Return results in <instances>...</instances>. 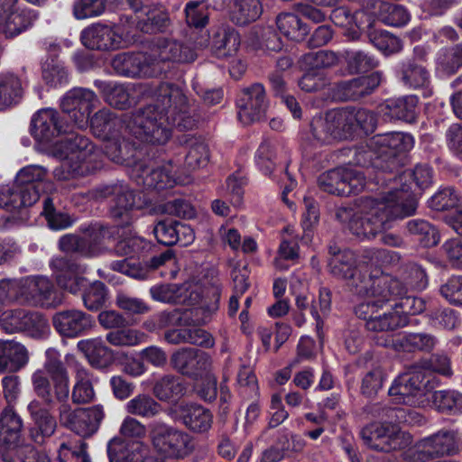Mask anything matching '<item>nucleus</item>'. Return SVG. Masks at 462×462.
I'll return each mask as SVG.
<instances>
[{
    "label": "nucleus",
    "instance_id": "obj_47",
    "mask_svg": "<svg viewBox=\"0 0 462 462\" xmlns=\"http://www.w3.org/2000/svg\"><path fill=\"white\" fill-rule=\"evenodd\" d=\"M368 41L385 56L398 53L402 49V41L396 35L382 29H375L370 23L365 32Z\"/></svg>",
    "mask_w": 462,
    "mask_h": 462
},
{
    "label": "nucleus",
    "instance_id": "obj_51",
    "mask_svg": "<svg viewBox=\"0 0 462 462\" xmlns=\"http://www.w3.org/2000/svg\"><path fill=\"white\" fill-rule=\"evenodd\" d=\"M439 344L438 337L427 332L406 333L398 339L400 350L407 353H430Z\"/></svg>",
    "mask_w": 462,
    "mask_h": 462
},
{
    "label": "nucleus",
    "instance_id": "obj_33",
    "mask_svg": "<svg viewBox=\"0 0 462 462\" xmlns=\"http://www.w3.org/2000/svg\"><path fill=\"white\" fill-rule=\"evenodd\" d=\"M29 362V352L20 342L0 339V374H15Z\"/></svg>",
    "mask_w": 462,
    "mask_h": 462
},
{
    "label": "nucleus",
    "instance_id": "obj_5",
    "mask_svg": "<svg viewBox=\"0 0 462 462\" xmlns=\"http://www.w3.org/2000/svg\"><path fill=\"white\" fill-rule=\"evenodd\" d=\"M360 435L366 447L383 453L404 449L412 442L410 433L402 431L400 428H389L380 422L365 426Z\"/></svg>",
    "mask_w": 462,
    "mask_h": 462
},
{
    "label": "nucleus",
    "instance_id": "obj_14",
    "mask_svg": "<svg viewBox=\"0 0 462 462\" xmlns=\"http://www.w3.org/2000/svg\"><path fill=\"white\" fill-rule=\"evenodd\" d=\"M68 128V124L57 110L42 108L32 116L30 134L37 143L47 145L67 133Z\"/></svg>",
    "mask_w": 462,
    "mask_h": 462
},
{
    "label": "nucleus",
    "instance_id": "obj_28",
    "mask_svg": "<svg viewBox=\"0 0 462 462\" xmlns=\"http://www.w3.org/2000/svg\"><path fill=\"white\" fill-rule=\"evenodd\" d=\"M82 44L92 51H111L120 47L113 29L104 23H97L86 27L80 33Z\"/></svg>",
    "mask_w": 462,
    "mask_h": 462
},
{
    "label": "nucleus",
    "instance_id": "obj_11",
    "mask_svg": "<svg viewBox=\"0 0 462 462\" xmlns=\"http://www.w3.org/2000/svg\"><path fill=\"white\" fill-rule=\"evenodd\" d=\"M98 102L97 95L89 88H73L61 99L60 107L78 129L88 126L89 116Z\"/></svg>",
    "mask_w": 462,
    "mask_h": 462
},
{
    "label": "nucleus",
    "instance_id": "obj_32",
    "mask_svg": "<svg viewBox=\"0 0 462 462\" xmlns=\"http://www.w3.org/2000/svg\"><path fill=\"white\" fill-rule=\"evenodd\" d=\"M328 272L337 279L350 277L351 272L358 266L356 254L349 249H342L333 241L328 245Z\"/></svg>",
    "mask_w": 462,
    "mask_h": 462
},
{
    "label": "nucleus",
    "instance_id": "obj_38",
    "mask_svg": "<svg viewBox=\"0 0 462 462\" xmlns=\"http://www.w3.org/2000/svg\"><path fill=\"white\" fill-rule=\"evenodd\" d=\"M144 446L140 441L113 438L107 444L109 462H143Z\"/></svg>",
    "mask_w": 462,
    "mask_h": 462
},
{
    "label": "nucleus",
    "instance_id": "obj_55",
    "mask_svg": "<svg viewBox=\"0 0 462 462\" xmlns=\"http://www.w3.org/2000/svg\"><path fill=\"white\" fill-rule=\"evenodd\" d=\"M276 24L283 35L295 42L303 41L310 32L308 25L298 15L291 13L279 14Z\"/></svg>",
    "mask_w": 462,
    "mask_h": 462
},
{
    "label": "nucleus",
    "instance_id": "obj_19",
    "mask_svg": "<svg viewBox=\"0 0 462 462\" xmlns=\"http://www.w3.org/2000/svg\"><path fill=\"white\" fill-rule=\"evenodd\" d=\"M52 408L42 404L39 400H32L27 406L32 421L28 430L29 438L35 444L43 445L57 430L56 418L51 411Z\"/></svg>",
    "mask_w": 462,
    "mask_h": 462
},
{
    "label": "nucleus",
    "instance_id": "obj_56",
    "mask_svg": "<svg viewBox=\"0 0 462 462\" xmlns=\"http://www.w3.org/2000/svg\"><path fill=\"white\" fill-rule=\"evenodd\" d=\"M330 120L333 140L354 138L352 116L350 108H338L328 111Z\"/></svg>",
    "mask_w": 462,
    "mask_h": 462
},
{
    "label": "nucleus",
    "instance_id": "obj_20",
    "mask_svg": "<svg viewBox=\"0 0 462 462\" xmlns=\"http://www.w3.org/2000/svg\"><path fill=\"white\" fill-rule=\"evenodd\" d=\"M373 143L378 147L385 162L396 159L398 163L395 172H398L403 165L405 153L413 147L414 139L410 134L393 132L374 135Z\"/></svg>",
    "mask_w": 462,
    "mask_h": 462
},
{
    "label": "nucleus",
    "instance_id": "obj_8",
    "mask_svg": "<svg viewBox=\"0 0 462 462\" xmlns=\"http://www.w3.org/2000/svg\"><path fill=\"white\" fill-rule=\"evenodd\" d=\"M0 326L8 334L23 332L33 338L42 337L49 328L44 315L23 309L3 311L0 314Z\"/></svg>",
    "mask_w": 462,
    "mask_h": 462
},
{
    "label": "nucleus",
    "instance_id": "obj_60",
    "mask_svg": "<svg viewBox=\"0 0 462 462\" xmlns=\"http://www.w3.org/2000/svg\"><path fill=\"white\" fill-rule=\"evenodd\" d=\"M185 390L178 377L167 374L154 383L152 393L160 401L169 402L182 396Z\"/></svg>",
    "mask_w": 462,
    "mask_h": 462
},
{
    "label": "nucleus",
    "instance_id": "obj_3",
    "mask_svg": "<svg viewBox=\"0 0 462 462\" xmlns=\"http://www.w3.org/2000/svg\"><path fill=\"white\" fill-rule=\"evenodd\" d=\"M147 51L156 79H168L172 73L173 64L190 63L197 58L191 47L165 37L151 40Z\"/></svg>",
    "mask_w": 462,
    "mask_h": 462
},
{
    "label": "nucleus",
    "instance_id": "obj_61",
    "mask_svg": "<svg viewBox=\"0 0 462 462\" xmlns=\"http://www.w3.org/2000/svg\"><path fill=\"white\" fill-rule=\"evenodd\" d=\"M346 168H335L323 172L318 178V185L325 192L344 197L346 195Z\"/></svg>",
    "mask_w": 462,
    "mask_h": 462
},
{
    "label": "nucleus",
    "instance_id": "obj_59",
    "mask_svg": "<svg viewBox=\"0 0 462 462\" xmlns=\"http://www.w3.org/2000/svg\"><path fill=\"white\" fill-rule=\"evenodd\" d=\"M377 18L386 25L401 27L408 23L410 14L407 9L401 5L381 2L377 11Z\"/></svg>",
    "mask_w": 462,
    "mask_h": 462
},
{
    "label": "nucleus",
    "instance_id": "obj_30",
    "mask_svg": "<svg viewBox=\"0 0 462 462\" xmlns=\"http://www.w3.org/2000/svg\"><path fill=\"white\" fill-rule=\"evenodd\" d=\"M120 225L109 226L101 222L88 225L82 230L86 236L91 257L97 256L106 250L109 244L119 237Z\"/></svg>",
    "mask_w": 462,
    "mask_h": 462
},
{
    "label": "nucleus",
    "instance_id": "obj_58",
    "mask_svg": "<svg viewBox=\"0 0 462 462\" xmlns=\"http://www.w3.org/2000/svg\"><path fill=\"white\" fill-rule=\"evenodd\" d=\"M76 383L71 391V400L75 404H86L94 401L96 393L89 373L79 368L76 373Z\"/></svg>",
    "mask_w": 462,
    "mask_h": 462
},
{
    "label": "nucleus",
    "instance_id": "obj_34",
    "mask_svg": "<svg viewBox=\"0 0 462 462\" xmlns=\"http://www.w3.org/2000/svg\"><path fill=\"white\" fill-rule=\"evenodd\" d=\"M20 289L21 304L37 306L50 300L53 285L45 277H26L20 279Z\"/></svg>",
    "mask_w": 462,
    "mask_h": 462
},
{
    "label": "nucleus",
    "instance_id": "obj_46",
    "mask_svg": "<svg viewBox=\"0 0 462 462\" xmlns=\"http://www.w3.org/2000/svg\"><path fill=\"white\" fill-rule=\"evenodd\" d=\"M350 277H345L343 281L348 290L358 296L365 297L375 290V282L383 278H392L388 275L374 276L368 271L361 266H357L354 272H351Z\"/></svg>",
    "mask_w": 462,
    "mask_h": 462
},
{
    "label": "nucleus",
    "instance_id": "obj_64",
    "mask_svg": "<svg viewBox=\"0 0 462 462\" xmlns=\"http://www.w3.org/2000/svg\"><path fill=\"white\" fill-rule=\"evenodd\" d=\"M99 88L106 101L111 106L120 110H125L131 106L130 94L124 85L100 82Z\"/></svg>",
    "mask_w": 462,
    "mask_h": 462
},
{
    "label": "nucleus",
    "instance_id": "obj_15",
    "mask_svg": "<svg viewBox=\"0 0 462 462\" xmlns=\"http://www.w3.org/2000/svg\"><path fill=\"white\" fill-rule=\"evenodd\" d=\"M392 222V210L377 204L366 216L356 214L351 218L348 229L360 239H372L382 231L391 228Z\"/></svg>",
    "mask_w": 462,
    "mask_h": 462
},
{
    "label": "nucleus",
    "instance_id": "obj_6",
    "mask_svg": "<svg viewBox=\"0 0 462 462\" xmlns=\"http://www.w3.org/2000/svg\"><path fill=\"white\" fill-rule=\"evenodd\" d=\"M59 402L58 411L60 423L83 438L90 437L97 432L105 417L101 405L71 410L68 401Z\"/></svg>",
    "mask_w": 462,
    "mask_h": 462
},
{
    "label": "nucleus",
    "instance_id": "obj_16",
    "mask_svg": "<svg viewBox=\"0 0 462 462\" xmlns=\"http://www.w3.org/2000/svg\"><path fill=\"white\" fill-rule=\"evenodd\" d=\"M268 104L264 86L253 83L241 90L237 100L238 117L244 124L259 121L265 116Z\"/></svg>",
    "mask_w": 462,
    "mask_h": 462
},
{
    "label": "nucleus",
    "instance_id": "obj_36",
    "mask_svg": "<svg viewBox=\"0 0 462 462\" xmlns=\"http://www.w3.org/2000/svg\"><path fill=\"white\" fill-rule=\"evenodd\" d=\"M48 171L39 165H29L21 169L16 174L14 183L22 189L36 194V200L40 199L41 192L51 189L53 182L47 181Z\"/></svg>",
    "mask_w": 462,
    "mask_h": 462
},
{
    "label": "nucleus",
    "instance_id": "obj_7",
    "mask_svg": "<svg viewBox=\"0 0 462 462\" xmlns=\"http://www.w3.org/2000/svg\"><path fill=\"white\" fill-rule=\"evenodd\" d=\"M152 445L159 452L172 457H183L194 449L192 437L181 430L161 421L151 424Z\"/></svg>",
    "mask_w": 462,
    "mask_h": 462
},
{
    "label": "nucleus",
    "instance_id": "obj_31",
    "mask_svg": "<svg viewBox=\"0 0 462 462\" xmlns=\"http://www.w3.org/2000/svg\"><path fill=\"white\" fill-rule=\"evenodd\" d=\"M418 103L419 99L415 95L388 99L381 105V113L385 120H400L412 124L418 117Z\"/></svg>",
    "mask_w": 462,
    "mask_h": 462
},
{
    "label": "nucleus",
    "instance_id": "obj_39",
    "mask_svg": "<svg viewBox=\"0 0 462 462\" xmlns=\"http://www.w3.org/2000/svg\"><path fill=\"white\" fill-rule=\"evenodd\" d=\"M36 194L30 193L16 183L0 189V208L8 212H18L36 202Z\"/></svg>",
    "mask_w": 462,
    "mask_h": 462
},
{
    "label": "nucleus",
    "instance_id": "obj_12",
    "mask_svg": "<svg viewBox=\"0 0 462 462\" xmlns=\"http://www.w3.org/2000/svg\"><path fill=\"white\" fill-rule=\"evenodd\" d=\"M131 24L135 30L142 33L155 35L166 33L172 27V21L170 13L162 5L150 4L137 15H122L120 22Z\"/></svg>",
    "mask_w": 462,
    "mask_h": 462
},
{
    "label": "nucleus",
    "instance_id": "obj_2",
    "mask_svg": "<svg viewBox=\"0 0 462 462\" xmlns=\"http://www.w3.org/2000/svg\"><path fill=\"white\" fill-rule=\"evenodd\" d=\"M50 267L55 273L58 286L71 294H77L82 290V300L86 309L98 311L109 300V291L106 284L96 281L87 287L88 280L83 276L86 266L72 256H56Z\"/></svg>",
    "mask_w": 462,
    "mask_h": 462
},
{
    "label": "nucleus",
    "instance_id": "obj_62",
    "mask_svg": "<svg viewBox=\"0 0 462 462\" xmlns=\"http://www.w3.org/2000/svg\"><path fill=\"white\" fill-rule=\"evenodd\" d=\"M125 409L129 414L152 418L162 411V405L149 394H138L126 403Z\"/></svg>",
    "mask_w": 462,
    "mask_h": 462
},
{
    "label": "nucleus",
    "instance_id": "obj_49",
    "mask_svg": "<svg viewBox=\"0 0 462 462\" xmlns=\"http://www.w3.org/2000/svg\"><path fill=\"white\" fill-rule=\"evenodd\" d=\"M405 229L410 236L416 237L422 247H434L439 242L440 236L437 227L427 220L410 219L405 223Z\"/></svg>",
    "mask_w": 462,
    "mask_h": 462
},
{
    "label": "nucleus",
    "instance_id": "obj_44",
    "mask_svg": "<svg viewBox=\"0 0 462 462\" xmlns=\"http://www.w3.org/2000/svg\"><path fill=\"white\" fill-rule=\"evenodd\" d=\"M77 346L95 368H104L111 363L112 352L99 338L80 340Z\"/></svg>",
    "mask_w": 462,
    "mask_h": 462
},
{
    "label": "nucleus",
    "instance_id": "obj_50",
    "mask_svg": "<svg viewBox=\"0 0 462 462\" xmlns=\"http://www.w3.org/2000/svg\"><path fill=\"white\" fill-rule=\"evenodd\" d=\"M370 412L381 420L380 423L389 426V428H400L401 424L411 423L412 420L411 411L402 407H391L377 403L371 407Z\"/></svg>",
    "mask_w": 462,
    "mask_h": 462
},
{
    "label": "nucleus",
    "instance_id": "obj_41",
    "mask_svg": "<svg viewBox=\"0 0 462 462\" xmlns=\"http://www.w3.org/2000/svg\"><path fill=\"white\" fill-rule=\"evenodd\" d=\"M411 185H415V189L419 194H421L426 189L431 186L433 182V172L432 169L427 164H418L412 171H398L391 174L388 178V181L393 183H408L409 180Z\"/></svg>",
    "mask_w": 462,
    "mask_h": 462
},
{
    "label": "nucleus",
    "instance_id": "obj_57",
    "mask_svg": "<svg viewBox=\"0 0 462 462\" xmlns=\"http://www.w3.org/2000/svg\"><path fill=\"white\" fill-rule=\"evenodd\" d=\"M53 199V194L44 196L42 215L45 217L51 229L61 230L68 228L73 224L74 219L67 212L57 210Z\"/></svg>",
    "mask_w": 462,
    "mask_h": 462
},
{
    "label": "nucleus",
    "instance_id": "obj_45",
    "mask_svg": "<svg viewBox=\"0 0 462 462\" xmlns=\"http://www.w3.org/2000/svg\"><path fill=\"white\" fill-rule=\"evenodd\" d=\"M240 45L237 32L231 27H220L213 34L211 51L217 58L232 56Z\"/></svg>",
    "mask_w": 462,
    "mask_h": 462
},
{
    "label": "nucleus",
    "instance_id": "obj_52",
    "mask_svg": "<svg viewBox=\"0 0 462 462\" xmlns=\"http://www.w3.org/2000/svg\"><path fill=\"white\" fill-rule=\"evenodd\" d=\"M36 16L31 11L10 12L0 20V32L13 38L32 25Z\"/></svg>",
    "mask_w": 462,
    "mask_h": 462
},
{
    "label": "nucleus",
    "instance_id": "obj_29",
    "mask_svg": "<svg viewBox=\"0 0 462 462\" xmlns=\"http://www.w3.org/2000/svg\"><path fill=\"white\" fill-rule=\"evenodd\" d=\"M23 420L9 405L0 413V448L5 450L18 447L24 439L23 436Z\"/></svg>",
    "mask_w": 462,
    "mask_h": 462
},
{
    "label": "nucleus",
    "instance_id": "obj_63",
    "mask_svg": "<svg viewBox=\"0 0 462 462\" xmlns=\"http://www.w3.org/2000/svg\"><path fill=\"white\" fill-rule=\"evenodd\" d=\"M405 326L404 318L399 316L393 308L390 311L378 312L374 319L365 323V328L374 332L393 331Z\"/></svg>",
    "mask_w": 462,
    "mask_h": 462
},
{
    "label": "nucleus",
    "instance_id": "obj_17",
    "mask_svg": "<svg viewBox=\"0 0 462 462\" xmlns=\"http://www.w3.org/2000/svg\"><path fill=\"white\" fill-rule=\"evenodd\" d=\"M148 51H128L116 54L111 61L114 71L132 79H156Z\"/></svg>",
    "mask_w": 462,
    "mask_h": 462
},
{
    "label": "nucleus",
    "instance_id": "obj_37",
    "mask_svg": "<svg viewBox=\"0 0 462 462\" xmlns=\"http://www.w3.org/2000/svg\"><path fill=\"white\" fill-rule=\"evenodd\" d=\"M24 96L22 79L15 73H0V112L18 105Z\"/></svg>",
    "mask_w": 462,
    "mask_h": 462
},
{
    "label": "nucleus",
    "instance_id": "obj_48",
    "mask_svg": "<svg viewBox=\"0 0 462 462\" xmlns=\"http://www.w3.org/2000/svg\"><path fill=\"white\" fill-rule=\"evenodd\" d=\"M401 285L402 287L401 295L390 299L389 305L399 316L404 318L406 325H408L409 316L423 312L426 309V302L422 298L407 295L406 286L402 282H401Z\"/></svg>",
    "mask_w": 462,
    "mask_h": 462
},
{
    "label": "nucleus",
    "instance_id": "obj_43",
    "mask_svg": "<svg viewBox=\"0 0 462 462\" xmlns=\"http://www.w3.org/2000/svg\"><path fill=\"white\" fill-rule=\"evenodd\" d=\"M88 125L97 137L106 142L119 132L121 121L110 110L100 109L89 117Z\"/></svg>",
    "mask_w": 462,
    "mask_h": 462
},
{
    "label": "nucleus",
    "instance_id": "obj_21",
    "mask_svg": "<svg viewBox=\"0 0 462 462\" xmlns=\"http://www.w3.org/2000/svg\"><path fill=\"white\" fill-rule=\"evenodd\" d=\"M57 332L64 337H78L85 335L95 326L94 318L79 310H60L52 317Z\"/></svg>",
    "mask_w": 462,
    "mask_h": 462
},
{
    "label": "nucleus",
    "instance_id": "obj_42",
    "mask_svg": "<svg viewBox=\"0 0 462 462\" xmlns=\"http://www.w3.org/2000/svg\"><path fill=\"white\" fill-rule=\"evenodd\" d=\"M139 177L142 183L147 189L162 190L164 189L172 188L175 180L170 174L169 171L164 167H153L144 162L137 165Z\"/></svg>",
    "mask_w": 462,
    "mask_h": 462
},
{
    "label": "nucleus",
    "instance_id": "obj_13",
    "mask_svg": "<svg viewBox=\"0 0 462 462\" xmlns=\"http://www.w3.org/2000/svg\"><path fill=\"white\" fill-rule=\"evenodd\" d=\"M375 290L369 293L373 299L357 304L354 308L356 316L366 322L374 319L375 314L389 305L393 297L401 295L402 287L401 281L396 278H383L375 282Z\"/></svg>",
    "mask_w": 462,
    "mask_h": 462
},
{
    "label": "nucleus",
    "instance_id": "obj_40",
    "mask_svg": "<svg viewBox=\"0 0 462 462\" xmlns=\"http://www.w3.org/2000/svg\"><path fill=\"white\" fill-rule=\"evenodd\" d=\"M135 208V195L127 186L124 185L123 190L118 192L113 199L109 209L110 217L119 221L121 227H128L132 224V210Z\"/></svg>",
    "mask_w": 462,
    "mask_h": 462
},
{
    "label": "nucleus",
    "instance_id": "obj_18",
    "mask_svg": "<svg viewBox=\"0 0 462 462\" xmlns=\"http://www.w3.org/2000/svg\"><path fill=\"white\" fill-rule=\"evenodd\" d=\"M382 72L374 71L366 76L342 80L333 88L334 97L343 102H356L370 96L380 86Z\"/></svg>",
    "mask_w": 462,
    "mask_h": 462
},
{
    "label": "nucleus",
    "instance_id": "obj_4",
    "mask_svg": "<svg viewBox=\"0 0 462 462\" xmlns=\"http://www.w3.org/2000/svg\"><path fill=\"white\" fill-rule=\"evenodd\" d=\"M461 448L462 441L458 431L442 429L420 439L407 456L411 462H426L445 456H455Z\"/></svg>",
    "mask_w": 462,
    "mask_h": 462
},
{
    "label": "nucleus",
    "instance_id": "obj_24",
    "mask_svg": "<svg viewBox=\"0 0 462 462\" xmlns=\"http://www.w3.org/2000/svg\"><path fill=\"white\" fill-rule=\"evenodd\" d=\"M397 76L407 88L421 89L423 97L431 96L430 72L427 68L415 57L408 58L400 62Z\"/></svg>",
    "mask_w": 462,
    "mask_h": 462
},
{
    "label": "nucleus",
    "instance_id": "obj_22",
    "mask_svg": "<svg viewBox=\"0 0 462 462\" xmlns=\"http://www.w3.org/2000/svg\"><path fill=\"white\" fill-rule=\"evenodd\" d=\"M175 419L193 433L204 434L213 424L212 411L196 402H180L175 409Z\"/></svg>",
    "mask_w": 462,
    "mask_h": 462
},
{
    "label": "nucleus",
    "instance_id": "obj_27",
    "mask_svg": "<svg viewBox=\"0 0 462 462\" xmlns=\"http://www.w3.org/2000/svg\"><path fill=\"white\" fill-rule=\"evenodd\" d=\"M356 166L362 168L372 167L378 172L375 176L377 184L381 186L388 181L391 174L396 171L397 161L393 159L385 162L383 156H381L380 152H375L369 147H359L355 149L352 161L350 162Z\"/></svg>",
    "mask_w": 462,
    "mask_h": 462
},
{
    "label": "nucleus",
    "instance_id": "obj_53",
    "mask_svg": "<svg viewBox=\"0 0 462 462\" xmlns=\"http://www.w3.org/2000/svg\"><path fill=\"white\" fill-rule=\"evenodd\" d=\"M262 12L260 0H234L230 19L235 24L245 26L256 21Z\"/></svg>",
    "mask_w": 462,
    "mask_h": 462
},
{
    "label": "nucleus",
    "instance_id": "obj_10",
    "mask_svg": "<svg viewBox=\"0 0 462 462\" xmlns=\"http://www.w3.org/2000/svg\"><path fill=\"white\" fill-rule=\"evenodd\" d=\"M173 370L181 375L198 381L208 375L212 367L211 356L197 347H181L170 357Z\"/></svg>",
    "mask_w": 462,
    "mask_h": 462
},
{
    "label": "nucleus",
    "instance_id": "obj_26",
    "mask_svg": "<svg viewBox=\"0 0 462 462\" xmlns=\"http://www.w3.org/2000/svg\"><path fill=\"white\" fill-rule=\"evenodd\" d=\"M421 372L409 371L398 376L391 388L389 395L397 396L399 402L408 405L416 403L415 397L421 396L429 381Z\"/></svg>",
    "mask_w": 462,
    "mask_h": 462
},
{
    "label": "nucleus",
    "instance_id": "obj_25",
    "mask_svg": "<svg viewBox=\"0 0 462 462\" xmlns=\"http://www.w3.org/2000/svg\"><path fill=\"white\" fill-rule=\"evenodd\" d=\"M152 232L159 244L169 247L178 244L187 246L195 238L194 231L189 226L172 219L158 221Z\"/></svg>",
    "mask_w": 462,
    "mask_h": 462
},
{
    "label": "nucleus",
    "instance_id": "obj_35",
    "mask_svg": "<svg viewBox=\"0 0 462 462\" xmlns=\"http://www.w3.org/2000/svg\"><path fill=\"white\" fill-rule=\"evenodd\" d=\"M105 155L113 162L126 166H134L142 162H138V145L136 143L128 139L111 138L104 144Z\"/></svg>",
    "mask_w": 462,
    "mask_h": 462
},
{
    "label": "nucleus",
    "instance_id": "obj_54",
    "mask_svg": "<svg viewBox=\"0 0 462 462\" xmlns=\"http://www.w3.org/2000/svg\"><path fill=\"white\" fill-rule=\"evenodd\" d=\"M431 402L439 412L448 415L462 413V393L457 390L434 391Z\"/></svg>",
    "mask_w": 462,
    "mask_h": 462
},
{
    "label": "nucleus",
    "instance_id": "obj_23",
    "mask_svg": "<svg viewBox=\"0 0 462 462\" xmlns=\"http://www.w3.org/2000/svg\"><path fill=\"white\" fill-rule=\"evenodd\" d=\"M43 367L53 383V392L56 400L65 402L69 397V375L68 369L61 360L60 354L55 348H49L45 352Z\"/></svg>",
    "mask_w": 462,
    "mask_h": 462
},
{
    "label": "nucleus",
    "instance_id": "obj_9",
    "mask_svg": "<svg viewBox=\"0 0 462 462\" xmlns=\"http://www.w3.org/2000/svg\"><path fill=\"white\" fill-rule=\"evenodd\" d=\"M382 200L378 203L380 207H385L393 212V221L398 217H410L415 214L418 208L419 194L411 183H393L385 181L382 185Z\"/></svg>",
    "mask_w": 462,
    "mask_h": 462
},
{
    "label": "nucleus",
    "instance_id": "obj_1",
    "mask_svg": "<svg viewBox=\"0 0 462 462\" xmlns=\"http://www.w3.org/2000/svg\"><path fill=\"white\" fill-rule=\"evenodd\" d=\"M190 110V102L177 84L162 82L152 104L140 108L129 125L132 134L152 144H164L170 139L169 119Z\"/></svg>",
    "mask_w": 462,
    "mask_h": 462
}]
</instances>
